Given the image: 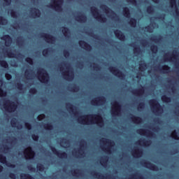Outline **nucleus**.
<instances>
[{"label":"nucleus","mask_w":179,"mask_h":179,"mask_svg":"<svg viewBox=\"0 0 179 179\" xmlns=\"http://www.w3.org/2000/svg\"><path fill=\"white\" fill-rule=\"evenodd\" d=\"M78 122L83 125H90L92 124H97L99 127L103 125V117L100 115H86L81 116L78 118Z\"/></svg>","instance_id":"obj_1"},{"label":"nucleus","mask_w":179,"mask_h":179,"mask_svg":"<svg viewBox=\"0 0 179 179\" xmlns=\"http://www.w3.org/2000/svg\"><path fill=\"white\" fill-rule=\"evenodd\" d=\"M3 108L8 113H13L17 108V106L15 102H10V101H7L3 106Z\"/></svg>","instance_id":"obj_2"},{"label":"nucleus","mask_w":179,"mask_h":179,"mask_svg":"<svg viewBox=\"0 0 179 179\" xmlns=\"http://www.w3.org/2000/svg\"><path fill=\"white\" fill-rule=\"evenodd\" d=\"M38 80L42 83H45L48 82V73L44 69L39 70L38 71Z\"/></svg>","instance_id":"obj_3"},{"label":"nucleus","mask_w":179,"mask_h":179,"mask_svg":"<svg viewBox=\"0 0 179 179\" xmlns=\"http://www.w3.org/2000/svg\"><path fill=\"white\" fill-rule=\"evenodd\" d=\"M24 156L27 160L31 159L34 157V152L31 148H27L24 152Z\"/></svg>","instance_id":"obj_4"},{"label":"nucleus","mask_w":179,"mask_h":179,"mask_svg":"<svg viewBox=\"0 0 179 179\" xmlns=\"http://www.w3.org/2000/svg\"><path fill=\"white\" fill-rule=\"evenodd\" d=\"M120 111H121V106H120V103L117 102H113L112 105L113 115H118V114H120Z\"/></svg>","instance_id":"obj_5"},{"label":"nucleus","mask_w":179,"mask_h":179,"mask_svg":"<svg viewBox=\"0 0 179 179\" xmlns=\"http://www.w3.org/2000/svg\"><path fill=\"white\" fill-rule=\"evenodd\" d=\"M50 6L53 9H55V10H61V7L62 6V0H54Z\"/></svg>","instance_id":"obj_6"},{"label":"nucleus","mask_w":179,"mask_h":179,"mask_svg":"<svg viewBox=\"0 0 179 179\" xmlns=\"http://www.w3.org/2000/svg\"><path fill=\"white\" fill-rule=\"evenodd\" d=\"M150 106L154 110H159V108L160 107V104H159V102L156 100H152L150 101Z\"/></svg>","instance_id":"obj_7"},{"label":"nucleus","mask_w":179,"mask_h":179,"mask_svg":"<svg viewBox=\"0 0 179 179\" xmlns=\"http://www.w3.org/2000/svg\"><path fill=\"white\" fill-rule=\"evenodd\" d=\"M3 38L6 41L5 44L6 47H9V45L12 43V38H10V36H9V35H6L3 36Z\"/></svg>","instance_id":"obj_8"},{"label":"nucleus","mask_w":179,"mask_h":179,"mask_svg":"<svg viewBox=\"0 0 179 179\" xmlns=\"http://www.w3.org/2000/svg\"><path fill=\"white\" fill-rule=\"evenodd\" d=\"M115 34L116 37H117V38H119V40H124V38H125V36H124V34H122V32H121L120 31H115Z\"/></svg>","instance_id":"obj_9"},{"label":"nucleus","mask_w":179,"mask_h":179,"mask_svg":"<svg viewBox=\"0 0 179 179\" xmlns=\"http://www.w3.org/2000/svg\"><path fill=\"white\" fill-rule=\"evenodd\" d=\"M92 15L95 17V19H99V11H97V9L92 10Z\"/></svg>","instance_id":"obj_10"},{"label":"nucleus","mask_w":179,"mask_h":179,"mask_svg":"<svg viewBox=\"0 0 179 179\" xmlns=\"http://www.w3.org/2000/svg\"><path fill=\"white\" fill-rule=\"evenodd\" d=\"M110 72H112V73H113V75H115V76H120V71L118 70H117L115 68H113L110 70Z\"/></svg>","instance_id":"obj_11"},{"label":"nucleus","mask_w":179,"mask_h":179,"mask_svg":"<svg viewBox=\"0 0 179 179\" xmlns=\"http://www.w3.org/2000/svg\"><path fill=\"white\" fill-rule=\"evenodd\" d=\"M0 162L3 164H6V157L2 155H0Z\"/></svg>","instance_id":"obj_12"},{"label":"nucleus","mask_w":179,"mask_h":179,"mask_svg":"<svg viewBox=\"0 0 179 179\" xmlns=\"http://www.w3.org/2000/svg\"><path fill=\"white\" fill-rule=\"evenodd\" d=\"M171 137H172L173 139H176V140L179 139L178 136L177 135V132H176V131H173V132H172V134H171Z\"/></svg>","instance_id":"obj_13"},{"label":"nucleus","mask_w":179,"mask_h":179,"mask_svg":"<svg viewBox=\"0 0 179 179\" xmlns=\"http://www.w3.org/2000/svg\"><path fill=\"white\" fill-rule=\"evenodd\" d=\"M124 16L126 17H129V10L128 8H124Z\"/></svg>","instance_id":"obj_14"},{"label":"nucleus","mask_w":179,"mask_h":179,"mask_svg":"<svg viewBox=\"0 0 179 179\" xmlns=\"http://www.w3.org/2000/svg\"><path fill=\"white\" fill-rule=\"evenodd\" d=\"M0 97H6V92H3L2 89H0Z\"/></svg>","instance_id":"obj_15"},{"label":"nucleus","mask_w":179,"mask_h":179,"mask_svg":"<svg viewBox=\"0 0 179 179\" xmlns=\"http://www.w3.org/2000/svg\"><path fill=\"white\" fill-rule=\"evenodd\" d=\"M162 101H164L165 103H169L170 101V99H169L166 96H163L162 97Z\"/></svg>","instance_id":"obj_16"},{"label":"nucleus","mask_w":179,"mask_h":179,"mask_svg":"<svg viewBox=\"0 0 179 179\" xmlns=\"http://www.w3.org/2000/svg\"><path fill=\"white\" fill-rule=\"evenodd\" d=\"M1 65L3 68H8V63H6V62H5V61L1 62Z\"/></svg>","instance_id":"obj_17"},{"label":"nucleus","mask_w":179,"mask_h":179,"mask_svg":"<svg viewBox=\"0 0 179 179\" xmlns=\"http://www.w3.org/2000/svg\"><path fill=\"white\" fill-rule=\"evenodd\" d=\"M27 62H28V64H29L30 65H33V60L30 58H27L26 59Z\"/></svg>","instance_id":"obj_18"},{"label":"nucleus","mask_w":179,"mask_h":179,"mask_svg":"<svg viewBox=\"0 0 179 179\" xmlns=\"http://www.w3.org/2000/svg\"><path fill=\"white\" fill-rule=\"evenodd\" d=\"M6 78L7 80H10V79H12V76L9 74H6Z\"/></svg>","instance_id":"obj_19"},{"label":"nucleus","mask_w":179,"mask_h":179,"mask_svg":"<svg viewBox=\"0 0 179 179\" xmlns=\"http://www.w3.org/2000/svg\"><path fill=\"white\" fill-rule=\"evenodd\" d=\"M171 6L172 8H173V6H176V0H171Z\"/></svg>","instance_id":"obj_20"},{"label":"nucleus","mask_w":179,"mask_h":179,"mask_svg":"<svg viewBox=\"0 0 179 179\" xmlns=\"http://www.w3.org/2000/svg\"><path fill=\"white\" fill-rule=\"evenodd\" d=\"M25 126L27 128V129H31V126L29 125V124L26 123Z\"/></svg>","instance_id":"obj_21"},{"label":"nucleus","mask_w":179,"mask_h":179,"mask_svg":"<svg viewBox=\"0 0 179 179\" xmlns=\"http://www.w3.org/2000/svg\"><path fill=\"white\" fill-rule=\"evenodd\" d=\"M0 24H3V18L0 17Z\"/></svg>","instance_id":"obj_22"},{"label":"nucleus","mask_w":179,"mask_h":179,"mask_svg":"<svg viewBox=\"0 0 179 179\" xmlns=\"http://www.w3.org/2000/svg\"><path fill=\"white\" fill-rule=\"evenodd\" d=\"M141 135H143V136H145V135H146L145 134V131H143V129H141Z\"/></svg>","instance_id":"obj_23"},{"label":"nucleus","mask_w":179,"mask_h":179,"mask_svg":"<svg viewBox=\"0 0 179 179\" xmlns=\"http://www.w3.org/2000/svg\"><path fill=\"white\" fill-rule=\"evenodd\" d=\"M5 2H6V3H8V5H9L10 3V2H12L11 0H4Z\"/></svg>","instance_id":"obj_24"},{"label":"nucleus","mask_w":179,"mask_h":179,"mask_svg":"<svg viewBox=\"0 0 179 179\" xmlns=\"http://www.w3.org/2000/svg\"><path fill=\"white\" fill-rule=\"evenodd\" d=\"M41 117H42V119L44 118V115H41V116H38V120H41Z\"/></svg>","instance_id":"obj_25"},{"label":"nucleus","mask_w":179,"mask_h":179,"mask_svg":"<svg viewBox=\"0 0 179 179\" xmlns=\"http://www.w3.org/2000/svg\"><path fill=\"white\" fill-rule=\"evenodd\" d=\"M10 178L15 179L16 178V176H15L13 174H10Z\"/></svg>","instance_id":"obj_26"},{"label":"nucleus","mask_w":179,"mask_h":179,"mask_svg":"<svg viewBox=\"0 0 179 179\" xmlns=\"http://www.w3.org/2000/svg\"><path fill=\"white\" fill-rule=\"evenodd\" d=\"M32 138H33L34 141H37L38 139V137L34 138V136H33Z\"/></svg>","instance_id":"obj_27"},{"label":"nucleus","mask_w":179,"mask_h":179,"mask_svg":"<svg viewBox=\"0 0 179 179\" xmlns=\"http://www.w3.org/2000/svg\"><path fill=\"white\" fill-rule=\"evenodd\" d=\"M3 83V82L2 81V80H0V87H1V86H2Z\"/></svg>","instance_id":"obj_28"},{"label":"nucleus","mask_w":179,"mask_h":179,"mask_svg":"<svg viewBox=\"0 0 179 179\" xmlns=\"http://www.w3.org/2000/svg\"><path fill=\"white\" fill-rule=\"evenodd\" d=\"M2 170H3V167H2V166H0V173L1 171H2Z\"/></svg>","instance_id":"obj_29"},{"label":"nucleus","mask_w":179,"mask_h":179,"mask_svg":"<svg viewBox=\"0 0 179 179\" xmlns=\"http://www.w3.org/2000/svg\"><path fill=\"white\" fill-rule=\"evenodd\" d=\"M47 37H49V36L46 35L45 38H46V40H47V42H48V43H50V40H48V39H47Z\"/></svg>","instance_id":"obj_30"},{"label":"nucleus","mask_w":179,"mask_h":179,"mask_svg":"<svg viewBox=\"0 0 179 179\" xmlns=\"http://www.w3.org/2000/svg\"><path fill=\"white\" fill-rule=\"evenodd\" d=\"M82 43H83V42L80 41V43H79V44H80V47H83V45H82Z\"/></svg>","instance_id":"obj_31"},{"label":"nucleus","mask_w":179,"mask_h":179,"mask_svg":"<svg viewBox=\"0 0 179 179\" xmlns=\"http://www.w3.org/2000/svg\"><path fill=\"white\" fill-rule=\"evenodd\" d=\"M167 71H169V66H166Z\"/></svg>","instance_id":"obj_32"},{"label":"nucleus","mask_w":179,"mask_h":179,"mask_svg":"<svg viewBox=\"0 0 179 179\" xmlns=\"http://www.w3.org/2000/svg\"><path fill=\"white\" fill-rule=\"evenodd\" d=\"M64 30H65V32L66 33V31H68V29H64Z\"/></svg>","instance_id":"obj_33"},{"label":"nucleus","mask_w":179,"mask_h":179,"mask_svg":"<svg viewBox=\"0 0 179 179\" xmlns=\"http://www.w3.org/2000/svg\"><path fill=\"white\" fill-rule=\"evenodd\" d=\"M43 55H44V54H45V50H44V51L43 52Z\"/></svg>","instance_id":"obj_34"},{"label":"nucleus","mask_w":179,"mask_h":179,"mask_svg":"<svg viewBox=\"0 0 179 179\" xmlns=\"http://www.w3.org/2000/svg\"><path fill=\"white\" fill-rule=\"evenodd\" d=\"M21 178H23V174L21 175Z\"/></svg>","instance_id":"obj_35"},{"label":"nucleus","mask_w":179,"mask_h":179,"mask_svg":"<svg viewBox=\"0 0 179 179\" xmlns=\"http://www.w3.org/2000/svg\"><path fill=\"white\" fill-rule=\"evenodd\" d=\"M134 23H136V20H134Z\"/></svg>","instance_id":"obj_36"},{"label":"nucleus","mask_w":179,"mask_h":179,"mask_svg":"<svg viewBox=\"0 0 179 179\" xmlns=\"http://www.w3.org/2000/svg\"><path fill=\"white\" fill-rule=\"evenodd\" d=\"M155 51H157V48H155Z\"/></svg>","instance_id":"obj_37"},{"label":"nucleus","mask_w":179,"mask_h":179,"mask_svg":"<svg viewBox=\"0 0 179 179\" xmlns=\"http://www.w3.org/2000/svg\"><path fill=\"white\" fill-rule=\"evenodd\" d=\"M37 169H38V166H37Z\"/></svg>","instance_id":"obj_38"},{"label":"nucleus","mask_w":179,"mask_h":179,"mask_svg":"<svg viewBox=\"0 0 179 179\" xmlns=\"http://www.w3.org/2000/svg\"><path fill=\"white\" fill-rule=\"evenodd\" d=\"M129 1H132V0H129Z\"/></svg>","instance_id":"obj_39"}]
</instances>
